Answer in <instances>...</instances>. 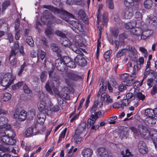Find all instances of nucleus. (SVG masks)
Returning <instances> with one entry per match:
<instances>
[{"mask_svg":"<svg viewBox=\"0 0 157 157\" xmlns=\"http://www.w3.org/2000/svg\"><path fill=\"white\" fill-rule=\"evenodd\" d=\"M126 49L125 48L122 49L119 51L116 54L117 57V58H120L121 56L125 55L126 53Z\"/></svg>","mask_w":157,"mask_h":157,"instance_id":"nucleus-38","label":"nucleus"},{"mask_svg":"<svg viewBox=\"0 0 157 157\" xmlns=\"http://www.w3.org/2000/svg\"><path fill=\"white\" fill-rule=\"evenodd\" d=\"M55 17L49 13L48 10H44L42 16L41 17L42 22L44 24H47L48 26L49 27L52 23L51 20H54Z\"/></svg>","mask_w":157,"mask_h":157,"instance_id":"nucleus-6","label":"nucleus"},{"mask_svg":"<svg viewBox=\"0 0 157 157\" xmlns=\"http://www.w3.org/2000/svg\"><path fill=\"white\" fill-rule=\"evenodd\" d=\"M37 122L40 124H43L46 118V116L45 114L44 113L40 112L37 115Z\"/></svg>","mask_w":157,"mask_h":157,"instance_id":"nucleus-26","label":"nucleus"},{"mask_svg":"<svg viewBox=\"0 0 157 157\" xmlns=\"http://www.w3.org/2000/svg\"><path fill=\"white\" fill-rule=\"evenodd\" d=\"M133 13L129 10H126L125 12L124 17L127 19H130L133 16Z\"/></svg>","mask_w":157,"mask_h":157,"instance_id":"nucleus-54","label":"nucleus"},{"mask_svg":"<svg viewBox=\"0 0 157 157\" xmlns=\"http://www.w3.org/2000/svg\"><path fill=\"white\" fill-rule=\"evenodd\" d=\"M45 33L48 37H50V36L52 34V30L50 27H49V28L46 29Z\"/></svg>","mask_w":157,"mask_h":157,"instance_id":"nucleus-55","label":"nucleus"},{"mask_svg":"<svg viewBox=\"0 0 157 157\" xmlns=\"http://www.w3.org/2000/svg\"><path fill=\"white\" fill-rule=\"evenodd\" d=\"M148 138H151L153 140L155 146L156 147L157 146V131L155 129H151L150 132H149Z\"/></svg>","mask_w":157,"mask_h":157,"instance_id":"nucleus-17","label":"nucleus"},{"mask_svg":"<svg viewBox=\"0 0 157 157\" xmlns=\"http://www.w3.org/2000/svg\"><path fill=\"white\" fill-rule=\"evenodd\" d=\"M124 4L128 9L137 10L140 5H142L141 0H124Z\"/></svg>","mask_w":157,"mask_h":157,"instance_id":"nucleus-5","label":"nucleus"},{"mask_svg":"<svg viewBox=\"0 0 157 157\" xmlns=\"http://www.w3.org/2000/svg\"><path fill=\"white\" fill-rule=\"evenodd\" d=\"M127 99H130L131 100H133L135 98V94L133 95L132 93L131 92L127 94L126 95Z\"/></svg>","mask_w":157,"mask_h":157,"instance_id":"nucleus-56","label":"nucleus"},{"mask_svg":"<svg viewBox=\"0 0 157 157\" xmlns=\"http://www.w3.org/2000/svg\"><path fill=\"white\" fill-rule=\"evenodd\" d=\"M111 53V52L110 50L107 51L104 53V57L107 62H108L109 61L110 56Z\"/></svg>","mask_w":157,"mask_h":157,"instance_id":"nucleus-40","label":"nucleus"},{"mask_svg":"<svg viewBox=\"0 0 157 157\" xmlns=\"http://www.w3.org/2000/svg\"><path fill=\"white\" fill-rule=\"evenodd\" d=\"M121 153L123 157H130L132 156L131 152L128 149H126L125 151H121Z\"/></svg>","mask_w":157,"mask_h":157,"instance_id":"nucleus-43","label":"nucleus"},{"mask_svg":"<svg viewBox=\"0 0 157 157\" xmlns=\"http://www.w3.org/2000/svg\"><path fill=\"white\" fill-rule=\"evenodd\" d=\"M97 155L98 157H108V152L103 147H100L97 149Z\"/></svg>","mask_w":157,"mask_h":157,"instance_id":"nucleus-21","label":"nucleus"},{"mask_svg":"<svg viewBox=\"0 0 157 157\" xmlns=\"http://www.w3.org/2000/svg\"><path fill=\"white\" fill-rule=\"evenodd\" d=\"M72 51L78 54L74 59V61L78 65L84 66L86 64V61L83 57V54L82 51L84 52L85 50L80 47L73 48Z\"/></svg>","mask_w":157,"mask_h":157,"instance_id":"nucleus-4","label":"nucleus"},{"mask_svg":"<svg viewBox=\"0 0 157 157\" xmlns=\"http://www.w3.org/2000/svg\"><path fill=\"white\" fill-rule=\"evenodd\" d=\"M125 48L126 49V52L127 50H129L131 52L133 55L136 54L137 53V51L133 46L127 45Z\"/></svg>","mask_w":157,"mask_h":157,"instance_id":"nucleus-37","label":"nucleus"},{"mask_svg":"<svg viewBox=\"0 0 157 157\" xmlns=\"http://www.w3.org/2000/svg\"><path fill=\"white\" fill-rule=\"evenodd\" d=\"M65 62L66 67H67L70 68H75L76 67V64L74 62L71 61L69 57L65 58Z\"/></svg>","mask_w":157,"mask_h":157,"instance_id":"nucleus-27","label":"nucleus"},{"mask_svg":"<svg viewBox=\"0 0 157 157\" xmlns=\"http://www.w3.org/2000/svg\"><path fill=\"white\" fill-rule=\"evenodd\" d=\"M139 69V68L137 65H134L132 74L129 76V79L128 80V83H127V82H126V85L130 86L132 84L133 80L137 76L138 70Z\"/></svg>","mask_w":157,"mask_h":157,"instance_id":"nucleus-12","label":"nucleus"},{"mask_svg":"<svg viewBox=\"0 0 157 157\" xmlns=\"http://www.w3.org/2000/svg\"><path fill=\"white\" fill-rule=\"evenodd\" d=\"M56 34L58 36L61 37L60 39H63L66 37V35L62 31L59 30L56 31Z\"/></svg>","mask_w":157,"mask_h":157,"instance_id":"nucleus-60","label":"nucleus"},{"mask_svg":"<svg viewBox=\"0 0 157 157\" xmlns=\"http://www.w3.org/2000/svg\"><path fill=\"white\" fill-rule=\"evenodd\" d=\"M51 47L52 50L57 53L59 52L60 51L57 45L55 43L51 44Z\"/></svg>","mask_w":157,"mask_h":157,"instance_id":"nucleus-45","label":"nucleus"},{"mask_svg":"<svg viewBox=\"0 0 157 157\" xmlns=\"http://www.w3.org/2000/svg\"><path fill=\"white\" fill-rule=\"evenodd\" d=\"M106 3L109 9L113 10L114 9V5L113 0H106Z\"/></svg>","mask_w":157,"mask_h":157,"instance_id":"nucleus-44","label":"nucleus"},{"mask_svg":"<svg viewBox=\"0 0 157 157\" xmlns=\"http://www.w3.org/2000/svg\"><path fill=\"white\" fill-rule=\"evenodd\" d=\"M26 42L30 46H32L34 44L33 40L32 37L30 36H28L26 39Z\"/></svg>","mask_w":157,"mask_h":157,"instance_id":"nucleus-50","label":"nucleus"},{"mask_svg":"<svg viewBox=\"0 0 157 157\" xmlns=\"http://www.w3.org/2000/svg\"><path fill=\"white\" fill-rule=\"evenodd\" d=\"M7 119L3 117L0 118V133H5L10 137H14L15 134L11 129V126L7 123Z\"/></svg>","mask_w":157,"mask_h":157,"instance_id":"nucleus-2","label":"nucleus"},{"mask_svg":"<svg viewBox=\"0 0 157 157\" xmlns=\"http://www.w3.org/2000/svg\"><path fill=\"white\" fill-rule=\"evenodd\" d=\"M145 123L147 125L152 126L154 125L156 123V120L154 116L147 117L145 119Z\"/></svg>","mask_w":157,"mask_h":157,"instance_id":"nucleus-24","label":"nucleus"},{"mask_svg":"<svg viewBox=\"0 0 157 157\" xmlns=\"http://www.w3.org/2000/svg\"><path fill=\"white\" fill-rule=\"evenodd\" d=\"M130 101L127 99H124L121 100V106H127L128 105Z\"/></svg>","mask_w":157,"mask_h":157,"instance_id":"nucleus-52","label":"nucleus"},{"mask_svg":"<svg viewBox=\"0 0 157 157\" xmlns=\"http://www.w3.org/2000/svg\"><path fill=\"white\" fill-rule=\"evenodd\" d=\"M86 124L85 122L81 123L78 128L76 130L75 135L79 136L85 129Z\"/></svg>","mask_w":157,"mask_h":157,"instance_id":"nucleus-23","label":"nucleus"},{"mask_svg":"<svg viewBox=\"0 0 157 157\" xmlns=\"http://www.w3.org/2000/svg\"><path fill=\"white\" fill-rule=\"evenodd\" d=\"M14 77L10 73H7L4 75L2 81V86L6 88L8 87L13 82Z\"/></svg>","mask_w":157,"mask_h":157,"instance_id":"nucleus-7","label":"nucleus"},{"mask_svg":"<svg viewBox=\"0 0 157 157\" xmlns=\"http://www.w3.org/2000/svg\"><path fill=\"white\" fill-rule=\"evenodd\" d=\"M108 13L106 12H105L102 15V21L104 22H107L108 21Z\"/></svg>","mask_w":157,"mask_h":157,"instance_id":"nucleus-62","label":"nucleus"},{"mask_svg":"<svg viewBox=\"0 0 157 157\" xmlns=\"http://www.w3.org/2000/svg\"><path fill=\"white\" fill-rule=\"evenodd\" d=\"M50 103V106L51 107L50 108V111L52 112H57L59 110V107L58 105H54L52 106L53 105L52 104L51 102Z\"/></svg>","mask_w":157,"mask_h":157,"instance_id":"nucleus-41","label":"nucleus"},{"mask_svg":"<svg viewBox=\"0 0 157 157\" xmlns=\"http://www.w3.org/2000/svg\"><path fill=\"white\" fill-rule=\"evenodd\" d=\"M47 73L46 71H43L41 74L40 79L42 82H44L46 79Z\"/></svg>","mask_w":157,"mask_h":157,"instance_id":"nucleus-53","label":"nucleus"},{"mask_svg":"<svg viewBox=\"0 0 157 157\" xmlns=\"http://www.w3.org/2000/svg\"><path fill=\"white\" fill-rule=\"evenodd\" d=\"M106 85H105V84H104V83H102V85L99 89V90L98 93V94L97 95V96L98 97H99L100 96V94L103 91H105L106 90Z\"/></svg>","mask_w":157,"mask_h":157,"instance_id":"nucleus-47","label":"nucleus"},{"mask_svg":"<svg viewBox=\"0 0 157 157\" xmlns=\"http://www.w3.org/2000/svg\"><path fill=\"white\" fill-rule=\"evenodd\" d=\"M119 78L121 80H123L122 83V84L124 85L127 86L126 85V82H128V80L129 78L128 74L126 73L121 74L120 75Z\"/></svg>","mask_w":157,"mask_h":157,"instance_id":"nucleus-25","label":"nucleus"},{"mask_svg":"<svg viewBox=\"0 0 157 157\" xmlns=\"http://www.w3.org/2000/svg\"><path fill=\"white\" fill-rule=\"evenodd\" d=\"M98 101L97 100L95 101H94V103L92 106V107L91 108V109L90 110V113L91 114H95L98 111V109L97 108V107L98 106Z\"/></svg>","mask_w":157,"mask_h":157,"instance_id":"nucleus-34","label":"nucleus"},{"mask_svg":"<svg viewBox=\"0 0 157 157\" xmlns=\"http://www.w3.org/2000/svg\"><path fill=\"white\" fill-rule=\"evenodd\" d=\"M71 28L73 30H78L79 31H81L82 29L81 25L78 22L74 21H70L69 22Z\"/></svg>","mask_w":157,"mask_h":157,"instance_id":"nucleus-22","label":"nucleus"},{"mask_svg":"<svg viewBox=\"0 0 157 157\" xmlns=\"http://www.w3.org/2000/svg\"><path fill=\"white\" fill-rule=\"evenodd\" d=\"M144 6L145 9H150L153 6V2L151 0H145L144 2Z\"/></svg>","mask_w":157,"mask_h":157,"instance_id":"nucleus-32","label":"nucleus"},{"mask_svg":"<svg viewBox=\"0 0 157 157\" xmlns=\"http://www.w3.org/2000/svg\"><path fill=\"white\" fill-rule=\"evenodd\" d=\"M66 3L67 4L70 5H77L80 6L83 5V4L82 1H78V0H67Z\"/></svg>","mask_w":157,"mask_h":157,"instance_id":"nucleus-29","label":"nucleus"},{"mask_svg":"<svg viewBox=\"0 0 157 157\" xmlns=\"http://www.w3.org/2000/svg\"><path fill=\"white\" fill-rule=\"evenodd\" d=\"M138 147L140 152L142 154H145L147 151L146 144L143 141H140L138 144Z\"/></svg>","mask_w":157,"mask_h":157,"instance_id":"nucleus-20","label":"nucleus"},{"mask_svg":"<svg viewBox=\"0 0 157 157\" xmlns=\"http://www.w3.org/2000/svg\"><path fill=\"white\" fill-rule=\"evenodd\" d=\"M81 78V77L78 75L70 71L66 73L65 79L66 83L69 85L71 80L77 81Z\"/></svg>","mask_w":157,"mask_h":157,"instance_id":"nucleus-10","label":"nucleus"},{"mask_svg":"<svg viewBox=\"0 0 157 157\" xmlns=\"http://www.w3.org/2000/svg\"><path fill=\"white\" fill-rule=\"evenodd\" d=\"M131 32L133 35L138 36H140L141 33V29L140 28L136 27L135 28H133L130 30Z\"/></svg>","mask_w":157,"mask_h":157,"instance_id":"nucleus-31","label":"nucleus"},{"mask_svg":"<svg viewBox=\"0 0 157 157\" xmlns=\"http://www.w3.org/2000/svg\"><path fill=\"white\" fill-rule=\"evenodd\" d=\"M112 35L113 36L116 38L119 34V32L117 29L114 28L111 30Z\"/></svg>","mask_w":157,"mask_h":157,"instance_id":"nucleus-59","label":"nucleus"},{"mask_svg":"<svg viewBox=\"0 0 157 157\" xmlns=\"http://www.w3.org/2000/svg\"><path fill=\"white\" fill-rule=\"evenodd\" d=\"M48 74L49 77L52 79V84L51 85L52 87L59 86L60 85L59 76L52 70L48 71Z\"/></svg>","mask_w":157,"mask_h":157,"instance_id":"nucleus-8","label":"nucleus"},{"mask_svg":"<svg viewBox=\"0 0 157 157\" xmlns=\"http://www.w3.org/2000/svg\"><path fill=\"white\" fill-rule=\"evenodd\" d=\"M18 52L22 55L24 54L23 47L21 46L19 47L18 41H16L14 43V48L12 49L9 56V59L11 64L12 65H14L16 63V60L14 56L18 55Z\"/></svg>","mask_w":157,"mask_h":157,"instance_id":"nucleus-3","label":"nucleus"},{"mask_svg":"<svg viewBox=\"0 0 157 157\" xmlns=\"http://www.w3.org/2000/svg\"><path fill=\"white\" fill-rule=\"evenodd\" d=\"M60 42L64 46L69 47L72 50L75 47H82L84 45L82 37L78 35L75 36L71 43L66 37L60 39Z\"/></svg>","mask_w":157,"mask_h":157,"instance_id":"nucleus-1","label":"nucleus"},{"mask_svg":"<svg viewBox=\"0 0 157 157\" xmlns=\"http://www.w3.org/2000/svg\"><path fill=\"white\" fill-rule=\"evenodd\" d=\"M146 24L148 25L154 26L157 25V17L154 15L147 16L145 21Z\"/></svg>","mask_w":157,"mask_h":157,"instance_id":"nucleus-16","label":"nucleus"},{"mask_svg":"<svg viewBox=\"0 0 157 157\" xmlns=\"http://www.w3.org/2000/svg\"><path fill=\"white\" fill-rule=\"evenodd\" d=\"M74 138L75 141L78 144H79L82 140V138L80 137L79 136L74 135Z\"/></svg>","mask_w":157,"mask_h":157,"instance_id":"nucleus-64","label":"nucleus"},{"mask_svg":"<svg viewBox=\"0 0 157 157\" xmlns=\"http://www.w3.org/2000/svg\"><path fill=\"white\" fill-rule=\"evenodd\" d=\"M40 132V130L37 129L36 127L35 126L33 127L27 128L25 132V134L27 137H29L35 135Z\"/></svg>","mask_w":157,"mask_h":157,"instance_id":"nucleus-15","label":"nucleus"},{"mask_svg":"<svg viewBox=\"0 0 157 157\" xmlns=\"http://www.w3.org/2000/svg\"><path fill=\"white\" fill-rule=\"evenodd\" d=\"M145 114L147 117L154 116V110L150 109H147L145 110Z\"/></svg>","mask_w":157,"mask_h":157,"instance_id":"nucleus-36","label":"nucleus"},{"mask_svg":"<svg viewBox=\"0 0 157 157\" xmlns=\"http://www.w3.org/2000/svg\"><path fill=\"white\" fill-rule=\"evenodd\" d=\"M130 129L132 131L133 134L135 136H137L139 135V132L138 129L136 128L134 126H131L130 127Z\"/></svg>","mask_w":157,"mask_h":157,"instance_id":"nucleus-51","label":"nucleus"},{"mask_svg":"<svg viewBox=\"0 0 157 157\" xmlns=\"http://www.w3.org/2000/svg\"><path fill=\"white\" fill-rule=\"evenodd\" d=\"M93 154V150L89 148L83 149L81 152V154L83 157H92Z\"/></svg>","mask_w":157,"mask_h":157,"instance_id":"nucleus-19","label":"nucleus"},{"mask_svg":"<svg viewBox=\"0 0 157 157\" xmlns=\"http://www.w3.org/2000/svg\"><path fill=\"white\" fill-rule=\"evenodd\" d=\"M13 116L15 119H18L20 121L25 120L27 117V112L24 110L20 111L18 109H16L13 113Z\"/></svg>","mask_w":157,"mask_h":157,"instance_id":"nucleus-11","label":"nucleus"},{"mask_svg":"<svg viewBox=\"0 0 157 157\" xmlns=\"http://www.w3.org/2000/svg\"><path fill=\"white\" fill-rule=\"evenodd\" d=\"M136 25V22L135 21H132L128 22L125 24V27L126 29H131L135 26Z\"/></svg>","mask_w":157,"mask_h":157,"instance_id":"nucleus-35","label":"nucleus"},{"mask_svg":"<svg viewBox=\"0 0 157 157\" xmlns=\"http://www.w3.org/2000/svg\"><path fill=\"white\" fill-rule=\"evenodd\" d=\"M23 89L24 92L26 94L30 93L31 90L29 89L26 84H24L23 86Z\"/></svg>","mask_w":157,"mask_h":157,"instance_id":"nucleus-63","label":"nucleus"},{"mask_svg":"<svg viewBox=\"0 0 157 157\" xmlns=\"http://www.w3.org/2000/svg\"><path fill=\"white\" fill-rule=\"evenodd\" d=\"M78 14L79 17L82 20L84 21L85 23H88L87 17L84 10H79L78 12Z\"/></svg>","mask_w":157,"mask_h":157,"instance_id":"nucleus-30","label":"nucleus"},{"mask_svg":"<svg viewBox=\"0 0 157 157\" xmlns=\"http://www.w3.org/2000/svg\"><path fill=\"white\" fill-rule=\"evenodd\" d=\"M138 130L139 134L145 138H148L149 136V131L147 128L144 125L140 124L138 126Z\"/></svg>","mask_w":157,"mask_h":157,"instance_id":"nucleus-13","label":"nucleus"},{"mask_svg":"<svg viewBox=\"0 0 157 157\" xmlns=\"http://www.w3.org/2000/svg\"><path fill=\"white\" fill-rule=\"evenodd\" d=\"M9 137L6 135H4L1 137V140L3 142L7 144L9 142Z\"/></svg>","mask_w":157,"mask_h":157,"instance_id":"nucleus-57","label":"nucleus"},{"mask_svg":"<svg viewBox=\"0 0 157 157\" xmlns=\"http://www.w3.org/2000/svg\"><path fill=\"white\" fill-rule=\"evenodd\" d=\"M117 118V117L116 116H113L110 117L108 119V122L109 124H114L116 123L115 120Z\"/></svg>","mask_w":157,"mask_h":157,"instance_id":"nucleus-46","label":"nucleus"},{"mask_svg":"<svg viewBox=\"0 0 157 157\" xmlns=\"http://www.w3.org/2000/svg\"><path fill=\"white\" fill-rule=\"evenodd\" d=\"M135 97H136L138 100H144L145 98V96L140 92L136 93L135 94Z\"/></svg>","mask_w":157,"mask_h":157,"instance_id":"nucleus-39","label":"nucleus"},{"mask_svg":"<svg viewBox=\"0 0 157 157\" xmlns=\"http://www.w3.org/2000/svg\"><path fill=\"white\" fill-rule=\"evenodd\" d=\"M65 62V58H64L63 59H57L55 62L56 67L58 70L63 71L65 70L66 67Z\"/></svg>","mask_w":157,"mask_h":157,"instance_id":"nucleus-14","label":"nucleus"},{"mask_svg":"<svg viewBox=\"0 0 157 157\" xmlns=\"http://www.w3.org/2000/svg\"><path fill=\"white\" fill-rule=\"evenodd\" d=\"M10 5V2L9 1H6L2 3V10H6L8 6Z\"/></svg>","mask_w":157,"mask_h":157,"instance_id":"nucleus-58","label":"nucleus"},{"mask_svg":"<svg viewBox=\"0 0 157 157\" xmlns=\"http://www.w3.org/2000/svg\"><path fill=\"white\" fill-rule=\"evenodd\" d=\"M151 69H149L147 70H145L144 74V76L143 77V78L141 81V83L140 84L139 81H136L133 84V86L135 87V89L138 86H140L142 84L144 80L146 78L148 75H149L150 72V70Z\"/></svg>","mask_w":157,"mask_h":157,"instance_id":"nucleus-18","label":"nucleus"},{"mask_svg":"<svg viewBox=\"0 0 157 157\" xmlns=\"http://www.w3.org/2000/svg\"><path fill=\"white\" fill-rule=\"evenodd\" d=\"M11 94L9 93H5L2 94L1 96V99L4 101L9 100L11 98Z\"/></svg>","mask_w":157,"mask_h":157,"instance_id":"nucleus-33","label":"nucleus"},{"mask_svg":"<svg viewBox=\"0 0 157 157\" xmlns=\"http://www.w3.org/2000/svg\"><path fill=\"white\" fill-rule=\"evenodd\" d=\"M54 13L58 14V16L61 18L64 19L67 21H68L69 20L67 18H74V15L72 13H70L66 10H52Z\"/></svg>","mask_w":157,"mask_h":157,"instance_id":"nucleus-9","label":"nucleus"},{"mask_svg":"<svg viewBox=\"0 0 157 157\" xmlns=\"http://www.w3.org/2000/svg\"><path fill=\"white\" fill-rule=\"evenodd\" d=\"M24 84L23 82H18L17 83L13 85L12 86V89L13 90H16L21 87Z\"/></svg>","mask_w":157,"mask_h":157,"instance_id":"nucleus-42","label":"nucleus"},{"mask_svg":"<svg viewBox=\"0 0 157 157\" xmlns=\"http://www.w3.org/2000/svg\"><path fill=\"white\" fill-rule=\"evenodd\" d=\"M66 131L67 129L66 128L64 129L61 132L59 137L58 143H59V142L64 137Z\"/></svg>","mask_w":157,"mask_h":157,"instance_id":"nucleus-61","label":"nucleus"},{"mask_svg":"<svg viewBox=\"0 0 157 157\" xmlns=\"http://www.w3.org/2000/svg\"><path fill=\"white\" fill-rule=\"evenodd\" d=\"M44 8L48 9V10H60L59 9L51 5H44L43 6Z\"/></svg>","mask_w":157,"mask_h":157,"instance_id":"nucleus-49","label":"nucleus"},{"mask_svg":"<svg viewBox=\"0 0 157 157\" xmlns=\"http://www.w3.org/2000/svg\"><path fill=\"white\" fill-rule=\"evenodd\" d=\"M78 115L73 112L70 115L69 118H71L70 121L72 122L74 120H76L78 117Z\"/></svg>","mask_w":157,"mask_h":157,"instance_id":"nucleus-48","label":"nucleus"},{"mask_svg":"<svg viewBox=\"0 0 157 157\" xmlns=\"http://www.w3.org/2000/svg\"><path fill=\"white\" fill-rule=\"evenodd\" d=\"M101 100L103 101H105L106 102H111L112 101L110 96L105 92L102 93L101 94Z\"/></svg>","mask_w":157,"mask_h":157,"instance_id":"nucleus-28","label":"nucleus"}]
</instances>
